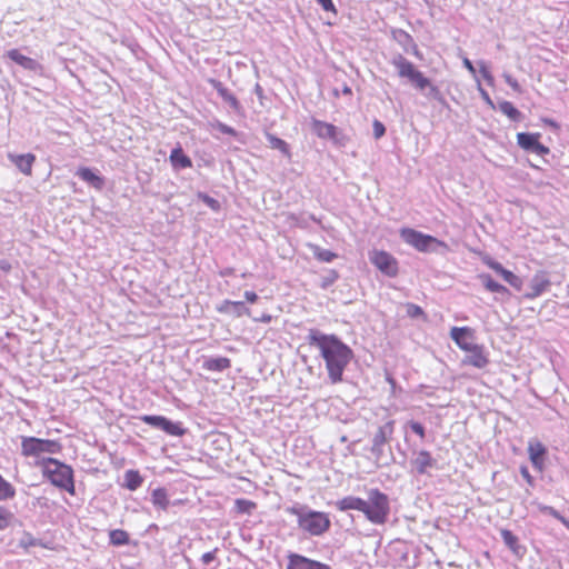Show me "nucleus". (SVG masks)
<instances>
[{"label":"nucleus","mask_w":569,"mask_h":569,"mask_svg":"<svg viewBox=\"0 0 569 569\" xmlns=\"http://www.w3.org/2000/svg\"><path fill=\"white\" fill-rule=\"evenodd\" d=\"M308 343L319 350L325 360L328 378L332 385L343 380V372L353 358L352 349L338 336L329 335L319 329H309L306 337Z\"/></svg>","instance_id":"obj_1"},{"label":"nucleus","mask_w":569,"mask_h":569,"mask_svg":"<svg viewBox=\"0 0 569 569\" xmlns=\"http://www.w3.org/2000/svg\"><path fill=\"white\" fill-rule=\"evenodd\" d=\"M286 512L295 516L299 530L311 537H320L329 531L331 527L328 513L313 510L303 503L296 502L287 507Z\"/></svg>","instance_id":"obj_2"},{"label":"nucleus","mask_w":569,"mask_h":569,"mask_svg":"<svg viewBox=\"0 0 569 569\" xmlns=\"http://www.w3.org/2000/svg\"><path fill=\"white\" fill-rule=\"evenodd\" d=\"M391 63L397 69L400 78H407L416 89L422 91L427 98L433 99L438 102L445 101L440 89L432 84L431 81L426 78L422 72L417 70L415 64L402 54L395 56Z\"/></svg>","instance_id":"obj_3"},{"label":"nucleus","mask_w":569,"mask_h":569,"mask_svg":"<svg viewBox=\"0 0 569 569\" xmlns=\"http://www.w3.org/2000/svg\"><path fill=\"white\" fill-rule=\"evenodd\" d=\"M34 467L40 468L42 476L50 483L59 489L66 490L70 495L76 493L73 469L56 458H41L34 461Z\"/></svg>","instance_id":"obj_4"},{"label":"nucleus","mask_w":569,"mask_h":569,"mask_svg":"<svg viewBox=\"0 0 569 569\" xmlns=\"http://www.w3.org/2000/svg\"><path fill=\"white\" fill-rule=\"evenodd\" d=\"M395 432V420H388L380 426L371 439L369 451L373 457L377 468L390 466L395 462V457L389 442Z\"/></svg>","instance_id":"obj_5"},{"label":"nucleus","mask_w":569,"mask_h":569,"mask_svg":"<svg viewBox=\"0 0 569 569\" xmlns=\"http://www.w3.org/2000/svg\"><path fill=\"white\" fill-rule=\"evenodd\" d=\"M400 237L406 243L420 252L446 254L449 251V246L445 241L411 228H402Z\"/></svg>","instance_id":"obj_6"},{"label":"nucleus","mask_w":569,"mask_h":569,"mask_svg":"<svg viewBox=\"0 0 569 569\" xmlns=\"http://www.w3.org/2000/svg\"><path fill=\"white\" fill-rule=\"evenodd\" d=\"M390 513V499L380 491L378 488H372L368 491V499L366 500V508L363 515L375 525H383L388 520Z\"/></svg>","instance_id":"obj_7"},{"label":"nucleus","mask_w":569,"mask_h":569,"mask_svg":"<svg viewBox=\"0 0 569 569\" xmlns=\"http://www.w3.org/2000/svg\"><path fill=\"white\" fill-rule=\"evenodd\" d=\"M62 451V445L52 439H41L37 437L21 438V455L33 457L36 460L46 458L43 455H58Z\"/></svg>","instance_id":"obj_8"},{"label":"nucleus","mask_w":569,"mask_h":569,"mask_svg":"<svg viewBox=\"0 0 569 569\" xmlns=\"http://www.w3.org/2000/svg\"><path fill=\"white\" fill-rule=\"evenodd\" d=\"M140 420L169 436L181 437L186 433V429L182 427L181 422H173L164 416L143 415L140 417Z\"/></svg>","instance_id":"obj_9"},{"label":"nucleus","mask_w":569,"mask_h":569,"mask_svg":"<svg viewBox=\"0 0 569 569\" xmlns=\"http://www.w3.org/2000/svg\"><path fill=\"white\" fill-rule=\"evenodd\" d=\"M372 264L387 277L393 278L398 274V261L387 251H375L370 257Z\"/></svg>","instance_id":"obj_10"},{"label":"nucleus","mask_w":569,"mask_h":569,"mask_svg":"<svg viewBox=\"0 0 569 569\" xmlns=\"http://www.w3.org/2000/svg\"><path fill=\"white\" fill-rule=\"evenodd\" d=\"M540 133L519 132L517 134L518 146L527 152L536 153L540 157L550 153V149L539 141Z\"/></svg>","instance_id":"obj_11"},{"label":"nucleus","mask_w":569,"mask_h":569,"mask_svg":"<svg viewBox=\"0 0 569 569\" xmlns=\"http://www.w3.org/2000/svg\"><path fill=\"white\" fill-rule=\"evenodd\" d=\"M450 338L465 352L471 350L477 345L473 342L475 330L470 327H452Z\"/></svg>","instance_id":"obj_12"},{"label":"nucleus","mask_w":569,"mask_h":569,"mask_svg":"<svg viewBox=\"0 0 569 569\" xmlns=\"http://www.w3.org/2000/svg\"><path fill=\"white\" fill-rule=\"evenodd\" d=\"M287 558L288 563L286 569H332L327 563L310 559L296 552H290Z\"/></svg>","instance_id":"obj_13"},{"label":"nucleus","mask_w":569,"mask_h":569,"mask_svg":"<svg viewBox=\"0 0 569 569\" xmlns=\"http://www.w3.org/2000/svg\"><path fill=\"white\" fill-rule=\"evenodd\" d=\"M463 366H471L477 369H483L489 363L488 352L482 345H476L471 350L466 351L461 360Z\"/></svg>","instance_id":"obj_14"},{"label":"nucleus","mask_w":569,"mask_h":569,"mask_svg":"<svg viewBox=\"0 0 569 569\" xmlns=\"http://www.w3.org/2000/svg\"><path fill=\"white\" fill-rule=\"evenodd\" d=\"M311 124L313 132L319 138L330 139L337 144H342L343 137L336 126L317 119H313Z\"/></svg>","instance_id":"obj_15"},{"label":"nucleus","mask_w":569,"mask_h":569,"mask_svg":"<svg viewBox=\"0 0 569 569\" xmlns=\"http://www.w3.org/2000/svg\"><path fill=\"white\" fill-rule=\"evenodd\" d=\"M210 84L216 89L219 97L229 106V108L237 114L243 116L244 109L240 101L233 96L219 80L210 79Z\"/></svg>","instance_id":"obj_16"},{"label":"nucleus","mask_w":569,"mask_h":569,"mask_svg":"<svg viewBox=\"0 0 569 569\" xmlns=\"http://www.w3.org/2000/svg\"><path fill=\"white\" fill-rule=\"evenodd\" d=\"M551 284L548 272L538 271L530 280V291L525 295L527 299H535L541 296Z\"/></svg>","instance_id":"obj_17"},{"label":"nucleus","mask_w":569,"mask_h":569,"mask_svg":"<svg viewBox=\"0 0 569 569\" xmlns=\"http://www.w3.org/2000/svg\"><path fill=\"white\" fill-rule=\"evenodd\" d=\"M486 264L497 272L506 282H508L511 287L517 290H520L522 287V280L520 277L516 276L512 271L506 269L500 262L488 258Z\"/></svg>","instance_id":"obj_18"},{"label":"nucleus","mask_w":569,"mask_h":569,"mask_svg":"<svg viewBox=\"0 0 569 569\" xmlns=\"http://www.w3.org/2000/svg\"><path fill=\"white\" fill-rule=\"evenodd\" d=\"M411 465L418 475H426L429 469L437 468V460L432 458L429 451L420 450L411 460Z\"/></svg>","instance_id":"obj_19"},{"label":"nucleus","mask_w":569,"mask_h":569,"mask_svg":"<svg viewBox=\"0 0 569 569\" xmlns=\"http://www.w3.org/2000/svg\"><path fill=\"white\" fill-rule=\"evenodd\" d=\"M217 311L224 315H232L237 318L242 317L243 315L250 316V309L246 307L242 301H231L223 300L219 306H217Z\"/></svg>","instance_id":"obj_20"},{"label":"nucleus","mask_w":569,"mask_h":569,"mask_svg":"<svg viewBox=\"0 0 569 569\" xmlns=\"http://www.w3.org/2000/svg\"><path fill=\"white\" fill-rule=\"evenodd\" d=\"M529 458L532 466L539 471L543 468V459L547 453L546 447L541 442H530L528 447Z\"/></svg>","instance_id":"obj_21"},{"label":"nucleus","mask_w":569,"mask_h":569,"mask_svg":"<svg viewBox=\"0 0 569 569\" xmlns=\"http://www.w3.org/2000/svg\"><path fill=\"white\" fill-rule=\"evenodd\" d=\"M339 511L358 510L363 512L366 508V500L360 497L347 496L335 502Z\"/></svg>","instance_id":"obj_22"},{"label":"nucleus","mask_w":569,"mask_h":569,"mask_svg":"<svg viewBox=\"0 0 569 569\" xmlns=\"http://www.w3.org/2000/svg\"><path fill=\"white\" fill-rule=\"evenodd\" d=\"M8 157L11 160V162L14 163L22 173H24L27 176L31 174L32 164L36 160L34 154H32V153L11 154L10 153Z\"/></svg>","instance_id":"obj_23"},{"label":"nucleus","mask_w":569,"mask_h":569,"mask_svg":"<svg viewBox=\"0 0 569 569\" xmlns=\"http://www.w3.org/2000/svg\"><path fill=\"white\" fill-rule=\"evenodd\" d=\"M81 180L90 184L91 187L101 190L104 186V180L102 177L97 174L92 169L82 167L79 168L76 173Z\"/></svg>","instance_id":"obj_24"},{"label":"nucleus","mask_w":569,"mask_h":569,"mask_svg":"<svg viewBox=\"0 0 569 569\" xmlns=\"http://www.w3.org/2000/svg\"><path fill=\"white\" fill-rule=\"evenodd\" d=\"M6 56L26 70L34 71L39 66L34 59L20 53L18 49L7 51Z\"/></svg>","instance_id":"obj_25"},{"label":"nucleus","mask_w":569,"mask_h":569,"mask_svg":"<svg viewBox=\"0 0 569 569\" xmlns=\"http://www.w3.org/2000/svg\"><path fill=\"white\" fill-rule=\"evenodd\" d=\"M503 543L517 556L525 553V548L519 543L518 537L509 529H502L500 531Z\"/></svg>","instance_id":"obj_26"},{"label":"nucleus","mask_w":569,"mask_h":569,"mask_svg":"<svg viewBox=\"0 0 569 569\" xmlns=\"http://www.w3.org/2000/svg\"><path fill=\"white\" fill-rule=\"evenodd\" d=\"M478 279L480 280L482 286L486 288V290H488L490 292L499 293L502 296L510 295V291L508 290V288L505 287L503 284L497 282L496 280H493V278L489 273H481L478 276Z\"/></svg>","instance_id":"obj_27"},{"label":"nucleus","mask_w":569,"mask_h":569,"mask_svg":"<svg viewBox=\"0 0 569 569\" xmlns=\"http://www.w3.org/2000/svg\"><path fill=\"white\" fill-rule=\"evenodd\" d=\"M231 367V360L227 357H211L204 359L202 368L209 371L221 372Z\"/></svg>","instance_id":"obj_28"},{"label":"nucleus","mask_w":569,"mask_h":569,"mask_svg":"<svg viewBox=\"0 0 569 569\" xmlns=\"http://www.w3.org/2000/svg\"><path fill=\"white\" fill-rule=\"evenodd\" d=\"M170 161L174 169H186L192 166L191 159L180 147L172 149L170 153Z\"/></svg>","instance_id":"obj_29"},{"label":"nucleus","mask_w":569,"mask_h":569,"mask_svg":"<svg viewBox=\"0 0 569 569\" xmlns=\"http://www.w3.org/2000/svg\"><path fill=\"white\" fill-rule=\"evenodd\" d=\"M142 482L143 479L140 476L139 471L130 469L124 472V488L134 491L142 485Z\"/></svg>","instance_id":"obj_30"},{"label":"nucleus","mask_w":569,"mask_h":569,"mask_svg":"<svg viewBox=\"0 0 569 569\" xmlns=\"http://www.w3.org/2000/svg\"><path fill=\"white\" fill-rule=\"evenodd\" d=\"M152 503L161 510H167L169 507V499L164 488H157L151 493Z\"/></svg>","instance_id":"obj_31"},{"label":"nucleus","mask_w":569,"mask_h":569,"mask_svg":"<svg viewBox=\"0 0 569 569\" xmlns=\"http://www.w3.org/2000/svg\"><path fill=\"white\" fill-rule=\"evenodd\" d=\"M499 110L512 121H520L522 118L521 112L510 101H501Z\"/></svg>","instance_id":"obj_32"},{"label":"nucleus","mask_w":569,"mask_h":569,"mask_svg":"<svg viewBox=\"0 0 569 569\" xmlns=\"http://www.w3.org/2000/svg\"><path fill=\"white\" fill-rule=\"evenodd\" d=\"M110 543L113 546H126L129 543V533L122 529H113L109 532Z\"/></svg>","instance_id":"obj_33"},{"label":"nucleus","mask_w":569,"mask_h":569,"mask_svg":"<svg viewBox=\"0 0 569 569\" xmlns=\"http://www.w3.org/2000/svg\"><path fill=\"white\" fill-rule=\"evenodd\" d=\"M14 496V487L0 475V502L11 500Z\"/></svg>","instance_id":"obj_34"},{"label":"nucleus","mask_w":569,"mask_h":569,"mask_svg":"<svg viewBox=\"0 0 569 569\" xmlns=\"http://www.w3.org/2000/svg\"><path fill=\"white\" fill-rule=\"evenodd\" d=\"M311 250L315 258L321 262H331L337 258V253L316 244L311 246Z\"/></svg>","instance_id":"obj_35"},{"label":"nucleus","mask_w":569,"mask_h":569,"mask_svg":"<svg viewBox=\"0 0 569 569\" xmlns=\"http://www.w3.org/2000/svg\"><path fill=\"white\" fill-rule=\"evenodd\" d=\"M393 38L406 52H409V47L415 41L408 32L401 29L393 31Z\"/></svg>","instance_id":"obj_36"},{"label":"nucleus","mask_w":569,"mask_h":569,"mask_svg":"<svg viewBox=\"0 0 569 569\" xmlns=\"http://www.w3.org/2000/svg\"><path fill=\"white\" fill-rule=\"evenodd\" d=\"M267 140L272 149H277L284 154H289V147L284 140L271 133H267Z\"/></svg>","instance_id":"obj_37"},{"label":"nucleus","mask_w":569,"mask_h":569,"mask_svg":"<svg viewBox=\"0 0 569 569\" xmlns=\"http://www.w3.org/2000/svg\"><path fill=\"white\" fill-rule=\"evenodd\" d=\"M339 279V273L335 269H328L325 274L321 276L320 288L328 289Z\"/></svg>","instance_id":"obj_38"},{"label":"nucleus","mask_w":569,"mask_h":569,"mask_svg":"<svg viewBox=\"0 0 569 569\" xmlns=\"http://www.w3.org/2000/svg\"><path fill=\"white\" fill-rule=\"evenodd\" d=\"M234 505L237 512L247 515H250L257 507L256 502L242 498L237 499Z\"/></svg>","instance_id":"obj_39"},{"label":"nucleus","mask_w":569,"mask_h":569,"mask_svg":"<svg viewBox=\"0 0 569 569\" xmlns=\"http://www.w3.org/2000/svg\"><path fill=\"white\" fill-rule=\"evenodd\" d=\"M198 199L201 200L207 207H209L213 211H219L221 208L220 202L207 193L199 192Z\"/></svg>","instance_id":"obj_40"},{"label":"nucleus","mask_w":569,"mask_h":569,"mask_svg":"<svg viewBox=\"0 0 569 569\" xmlns=\"http://www.w3.org/2000/svg\"><path fill=\"white\" fill-rule=\"evenodd\" d=\"M12 518L13 513L8 508L0 506V530L8 528Z\"/></svg>","instance_id":"obj_41"},{"label":"nucleus","mask_w":569,"mask_h":569,"mask_svg":"<svg viewBox=\"0 0 569 569\" xmlns=\"http://www.w3.org/2000/svg\"><path fill=\"white\" fill-rule=\"evenodd\" d=\"M406 311L408 317L410 318H418L425 316V311L422 310V308L411 302L406 305Z\"/></svg>","instance_id":"obj_42"},{"label":"nucleus","mask_w":569,"mask_h":569,"mask_svg":"<svg viewBox=\"0 0 569 569\" xmlns=\"http://www.w3.org/2000/svg\"><path fill=\"white\" fill-rule=\"evenodd\" d=\"M408 426L416 435H418L421 439H425L426 429L420 422L411 420L408 422Z\"/></svg>","instance_id":"obj_43"},{"label":"nucleus","mask_w":569,"mask_h":569,"mask_svg":"<svg viewBox=\"0 0 569 569\" xmlns=\"http://www.w3.org/2000/svg\"><path fill=\"white\" fill-rule=\"evenodd\" d=\"M372 127H373V137L376 139H380L381 137L385 136L386 127L381 121L375 120Z\"/></svg>","instance_id":"obj_44"},{"label":"nucleus","mask_w":569,"mask_h":569,"mask_svg":"<svg viewBox=\"0 0 569 569\" xmlns=\"http://www.w3.org/2000/svg\"><path fill=\"white\" fill-rule=\"evenodd\" d=\"M479 64H480V73H481L482 78L486 80V82L489 86H492L493 84V77H492L491 72L489 71L488 67L482 61Z\"/></svg>","instance_id":"obj_45"},{"label":"nucleus","mask_w":569,"mask_h":569,"mask_svg":"<svg viewBox=\"0 0 569 569\" xmlns=\"http://www.w3.org/2000/svg\"><path fill=\"white\" fill-rule=\"evenodd\" d=\"M217 129L221 133H224V134H228V136H232V137L237 136V131L232 127H230V126H228L226 123L218 122Z\"/></svg>","instance_id":"obj_46"},{"label":"nucleus","mask_w":569,"mask_h":569,"mask_svg":"<svg viewBox=\"0 0 569 569\" xmlns=\"http://www.w3.org/2000/svg\"><path fill=\"white\" fill-rule=\"evenodd\" d=\"M503 78L506 80V82L516 91V92H520L521 91V88H520V84L518 83V81L509 73H503Z\"/></svg>","instance_id":"obj_47"},{"label":"nucleus","mask_w":569,"mask_h":569,"mask_svg":"<svg viewBox=\"0 0 569 569\" xmlns=\"http://www.w3.org/2000/svg\"><path fill=\"white\" fill-rule=\"evenodd\" d=\"M217 551H218V549L216 548V549H214V550H212V551H209V552L203 553V555H202V557H201V561H202V563H203V565H206V566H208V565H210L212 561H214V560H216V558H217V556H216V555H217Z\"/></svg>","instance_id":"obj_48"},{"label":"nucleus","mask_w":569,"mask_h":569,"mask_svg":"<svg viewBox=\"0 0 569 569\" xmlns=\"http://www.w3.org/2000/svg\"><path fill=\"white\" fill-rule=\"evenodd\" d=\"M520 473L523 477V479L528 482V485L533 486V477L530 475L528 467L521 466L520 467Z\"/></svg>","instance_id":"obj_49"},{"label":"nucleus","mask_w":569,"mask_h":569,"mask_svg":"<svg viewBox=\"0 0 569 569\" xmlns=\"http://www.w3.org/2000/svg\"><path fill=\"white\" fill-rule=\"evenodd\" d=\"M317 1L322 7L323 10L336 12V8H335L332 0H317Z\"/></svg>","instance_id":"obj_50"},{"label":"nucleus","mask_w":569,"mask_h":569,"mask_svg":"<svg viewBox=\"0 0 569 569\" xmlns=\"http://www.w3.org/2000/svg\"><path fill=\"white\" fill-rule=\"evenodd\" d=\"M244 298L248 302L254 303L258 300V295L253 291H244Z\"/></svg>","instance_id":"obj_51"},{"label":"nucleus","mask_w":569,"mask_h":569,"mask_svg":"<svg viewBox=\"0 0 569 569\" xmlns=\"http://www.w3.org/2000/svg\"><path fill=\"white\" fill-rule=\"evenodd\" d=\"M463 67L469 71L471 72L472 74L476 73V69L473 67V63L468 59V58H465L463 61Z\"/></svg>","instance_id":"obj_52"},{"label":"nucleus","mask_w":569,"mask_h":569,"mask_svg":"<svg viewBox=\"0 0 569 569\" xmlns=\"http://www.w3.org/2000/svg\"><path fill=\"white\" fill-rule=\"evenodd\" d=\"M23 542L27 545V546H37L38 542H37V539L33 538L31 535H27L23 539Z\"/></svg>","instance_id":"obj_53"},{"label":"nucleus","mask_w":569,"mask_h":569,"mask_svg":"<svg viewBox=\"0 0 569 569\" xmlns=\"http://www.w3.org/2000/svg\"><path fill=\"white\" fill-rule=\"evenodd\" d=\"M253 91L257 94V97L260 99V101H262V99H263V89H262V87L259 83H257L254 86V90Z\"/></svg>","instance_id":"obj_54"},{"label":"nucleus","mask_w":569,"mask_h":569,"mask_svg":"<svg viewBox=\"0 0 569 569\" xmlns=\"http://www.w3.org/2000/svg\"><path fill=\"white\" fill-rule=\"evenodd\" d=\"M409 52L415 54L416 57H420V51H419L418 46L416 44L415 41L410 44Z\"/></svg>","instance_id":"obj_55"},{"label":"nucleus","mask_w":569,"mask_h":569,"mask_svg":"<svg viewBox=\"0 0 569 569\" xmlns=\"http://www.w3.org/2000/svg\"><path fill=\"white\" fill-rule=\"evenodd\" d=\"M0 269L6 271V272H8L11 269V264L8 261H6V260H1L0 261Z\"/></svg>","instance_id":"obj_56"},{"label":"nucleus","mask_w":569,"mask_h":569,"mask_svg":"<svg viewBox=\"0 0 569 569\" xmlns=\"http://www.w3.org/2000/svg\"><path fill=\"white\" fill-rule=\"evenodd\" d=\"M256 321H261L264 323H269L272 320V317L270 315H262L261 318H256Z\"/></svg>","instance_id":"obj_57"},{"label":"nucleus","mask_w":569,"mask_h":569,"mask_svg":"<svg viewBox=\"0 0 569 569\" xmlns=\"http://www.w3.org/2000/svg\"><path fill=\"white\" fill-rule=\"evenodd\" d=\"M479 91H480V94L483 98V100H486L488 103L491 104L492 102L490 100L488 92L486 90H483L481 87H479Z\"/></svg>","instance_id":"obj_58"},{"label":"nucleus","mask_w":569,"mask_h":569,"mask_svg":"<svg viewBox=\"0 0 569 569\" xmlns=\"http://www.w3.org/2000/svg\"><path fill=\"white\" fill-rule=\"evenodd\" d=\"M546 124L552 127L553 129H559V124L552 119H545Z\"/></svg>","instance_id":"obj_59"},{"label":"nucleus","mask_w":569,"mask_h":569,"mask_svg":"<svg viewBox=\"0 0 569 569\" xmlns=\"http://www.w3.org/2000/svg\"><path fill=\"white\" fill-rule=\"evenodd\" d=\"M342 93L350 96L352 93L351 88L349 86L345 84L342 88Z\"/></svg>","instance_id":"obj_60"},{"label":"nucleus","mask_w":569,"mask_h":569,"mask_svg":"<svg viewBox=\"0 0 569 569\" xmlns=\"http://www.w3.org/2000/svg\"><path fill=\"white\" fill-rule=\"evenodd\" d=\"M548 510L550 511V513L556 517V518H559V519H562L560 516H559V512L557 510H555L553 508L549 507Z\"/></svg>","instance_id":"obj_61"},{"label":"nucleus","mask_w":569,"mask_h":569,"mask_svg":"<svg viewBox=\"0 0 569 569\" xmlns=\"http://www.w3.org/2000/svg\"><path fill=\"white\" fill-rule=\"evenodd\" d=\"M531 168L539 169L538 166H535L533 163H530Z\"/></svg>","instance_id":"obj_62"},{"label":"nucleus","mask_w":569,"mask_h":569,"mask_svg":"<svg viewBox=\"0 0 569 569\" xmlns=\"http://www.w3.org/2000/svg\"><path fill=\"white\" fill-rule=\"evenodd\" d=\"M388 381L392 385L395 383V380L392 378H389Z\"/></svg>","instance_id":"obj_63"}]
</instances>
